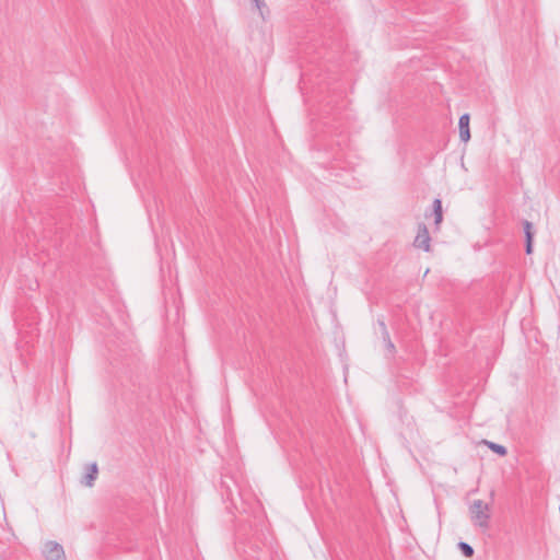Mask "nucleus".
Segmentation results:
<instances>
[{
    "mask_svg": "<svg viewBox=\"0 0 560 560\" xmlns=\"http://www.w3.org/2000/svg\"><path fill=\"white\" fill-rule=\"evenodd\" d=\"M470 518L472 523L486 530L490 526V506L482 500H475L469 506Z\"/></svg>",
    "mask_w": 560,
    "mask_h": 560,
    "instance_id": "1",
    "label": "nucleus"
},
{
    "mask_svg": "<svg viewBox=\"0 0 560 560\" xmlns=\"http://www.w3.org/2000/svg\"><path fill=\"white\" fill-rule=\"evenodd\" d=\"M413 245L417 248H421L424 252H429L431 248V236L429 230L424 223L418 224V231L416 238L413 241Z\"/></svg>",
    "mask_w": 560,
    "mask_h": 560,
    "instance_id": "2",
    "label": "nucleus"
},
{
    "mask_svg": "<svg viewBox=\"0 0 560 560\" xmlns=\"http://www.w3.org/2000/svg\"><path fill=\"white\" fill-rule=\"evenodd\" d=\"M43 552L46 560H66L63 547L56 541H46Z\"/></svg>",
    "mask_w": 560,
    "mask_h": 560,
    "instance_id": "3",
    "label": "nucleus"
},
{
    "mask_svg": "<svg viewBox=\"0 0 560 560\" xmlns=\"http://www.w3.org/2000/svg\"><path fill=\"white\" fill-rule=\"evenodd\" d=\"M222 495L234 504V494H238L237 486L232 477L221 479Z\"/></svg>",
    "mask_w": 560,
    "mask_h": 560,
    "instance_id": "4",
    "label": "nucleus"
},
{
    "mask_svg": "<svg viewBox=\"0 0 560 560\" xmlns=\"http://www.w3.org/2000/svg\"><path fill=\"white\" fill-rule=\"evenodd\" d=\"M523 231L525 234V253L530 255L533 253L534 226L528 220L523 221Z\"/></svg>",
    "mask_w": 560,
    "mask_h": 560,
    "instance_id": "5",
    "label": "nucleus"
},
{
    "mask_svg": "<svg viewBox=\"0 0 560 560\" xmlns=\"http://www.w3.org/2000/svg\"><path fill=\"white\" fill-rule=\"evenodd\" d=\"M469 119V114L465 113L458 120L459 139L465 143L470 139Z\"/></svg>",
    "mask_w": 560,
    "mask_h": 560,
    "instance_id": "6",
    "label": "nucleus"
},
{
    "mask_svg": "<svg viewBox=\"0 0 560 560\" xmlns=\"http://www.w3.org/2000/svg\"><path fill=\"white\" fill-rule=\"evenodd\" d=\"M97 475H98V466H97V463L94 462L88 466L86 474H85L84 478L82 479V483H84L88 487H92L95 479L97 478Z\"/></svg>",
    "mask_w": 560,
    "mask_h": 560,
    "instance_id": "7",
    "label": "nucleus"
},
{
    "mask_svg": "<svg viewBox=\"0 0 560 560\" xmlns=\"http://www.w3.org/2000/svg\"><path fill=\"white\" fill-rule=\"evenodd\" d=\"M432 207H433L434 224L438 226L443 220V209H442L441 199L435 198L433 200Z\"/></svg>",
    "mask_w": 560,
    "mask_h": 560,
    "instance_id": "8",
    "label": "nucleus"
},
{
    "mask_svg": "<svg viewBox=\"0 0 560 560\" xmlns=\"http://www.w3.org/2000/svg\"><path fill=\"white\" fill-rule=\"evenodd\" d=\"M485 444L499 456H505L508 454L506 447L502 444H498L491 441H485Z\"/></svg>",
    "mask_w": 560,
    "mask_h": 560,
    "instance_id": "9",
    "label": "nucleus"
},
{
    "mask_svg": "<svg viewBox=\"0 0 560 560\" xmlns=\"http://www.w3.org/2000/svg\"><path fill=\"white\" fill-rule=\"evenodd\" d=\"M457 546L466 558H471L474 556L475 550L472 546H470L468 542L459 541Z\"/></svg>",
    "mask_w": 560,
    "mask_h": 560,
    "instance_id": "10",
    "label": "nucleus"
},
{
    "mask_svg": "<svg viewBox=\"0 0 560 560\" xmlns=\"http://www.w3.org/2000/svg\"><path fill=\"white\" fill-rule=\"evenodd\" d=\"M380 328L382 329V337L388 339V330L384 320L378 319Z\"/></svg>",
    "mask_w": 560,
    "mask_h": 560,
    "instance_id": "11",
    "label": "nucleus"
},
{
    "mask_svg": "<svg viewBox=\"0 0 560 560\" xmlns=\"http://www.w3.org/2000/svg\"><path fill=\"white\" fill-rule=\"evenodd\" d=\"M384 342L386 343V347L387 349H389L390 351H394L395 350V346L394 343L392 342L390 340V337L388 336V339L387 338H383Z\"/></svg>",
    "mask_w": 560,
    "mask_h": 560,
    "instance_id": "12",
    "label": "nucleus"
},
{
    "mask_svg": "<svg viewBox=\"0 0 560 560\" xmlns=\"http://www.w3.org/2000/svg\"><path fill=\"white\" fill-rule=\"evenodd\" d=\"M253 1L255 3L256 8H258V9H260L261 7L265 5L264 0H253Z\"/></svg>",
    "mask_w": 560,
    "mask_h": 560,
    "instance_id": "13",
    "label": "nucleus"
}]
</instances>
